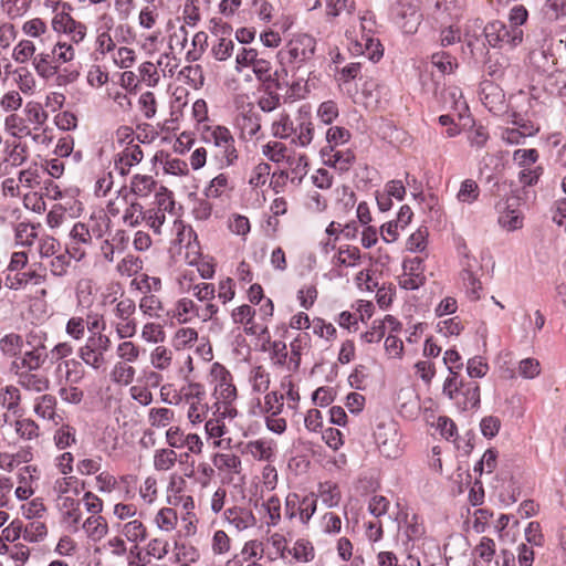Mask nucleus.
Here are the masks:
<instances>
[{
  "instance_id": "f257e3e1",
  "label": "nucleus",
  "mask_w": 566,
  "mask_h": 566,
  "mask_svg": "<svg viewBox=\"0 0 566 566\" xmlns=\"http://www.w3.org/2000/svg\"><path fill=\"white\" fill-rule=\"evenodd\" d=\"M48 113L39 102H28L22 114L12 113L4 118V130L12 137H30L34 144L49 146L52 143V129L48 127Z\"/></svg>"
},
{
  "instance_id": "f03ea898",
  "label": "nucleus",
  "mask_w": 566,
  "mask_h": 566,
  "mask_svg": "<svg viewBox=\"0 0 566 566\" xmlns=\"http://www.w3.org/2000/svg\"><path fill=\"white\" fill-rule=\"evenodd\" d=\"M205 144L214 147L212 158L220 169L232 167L239 159V151L231 130L222 125H203L200 132Z\"/></svg>"
},
{
  "instance_id": "7ed1b4c3",
  "label": "nucleus",
  "mask_w": 566,
  "mask_h": 566,
  "mask_svg": "<svg viewBox=\"0 0 566 566\" xmlns=\"http://www.w3.org/2000/svg\"><path fill=\"white\" fill-rule=\"evenodd\" d=\"M528 66L532 72L545 77L546 84L552 87L553 93L562 94L566 86L565 81L560 80L564 71L559 66L552 45H543L532 50L528 53Z\"/></svg>"
},
{
  "instance_id": "20e7f679",
  "label": "nucleus",
  "mask_w": 566,
  "mask_h": 566,
  "mask_svg": "<svg viewBox=\"0 0 566 566\" xmlns=\"http://www.w3.org/2000/svg\"><path fill=\"white\" fill-rule=\"evenodd\" d=\"M46 334L43 332H30L25 336V343L29 346L27 350H21L19 357H15L10 364V371L35 370L40 369L48 359L45 346Z\"/></svg>"
},
{
  "instance_id": "39448f33",
  "label": "nucleus",
  "mask_w": 566,
  "mask_h": 566,
  "mask_svg": "<svg viewBox=\"0 0 566 566\" xmlns=\"http://www.w3.org/2000/svg\"><path fill=\"white\" fill-rule=\"evenodd\" d=\"M443 395L453 400L462 410H470L480 403V387L475 381L464 382L460 375L448 376Z\"/></svg>"
},
{
  "instance_id": "423d86ee",
  "label": "nucleus",
  "mask_w": 566,
  "mask_h": 566,
  "mask_svg": "<svg viewBox=\"0 0 566 566\" xmlns=\"http://www.w3.org/2000/svg\"><path fill=\"white\" fill-rule=\"evenodd\" d=\"M420 0H395L390 6L391 21L406 34H415L422 21Z\"/></svg>"
},
{
  "instance_id": "0eeeda50",
  "label": "nucleus",
  "mask_w": 566,
  "mask_h": 566,
  "mask_svg": "<svg viewBox=\"0 0 566 566\" xmlns=\"http://www.w3.org/2000/svg\"><path fill=\"white\" fill-rule=\"evenodd\" d=\"M115 303L112 314L114 321L112 326L114 327L116 335L119 339H128L137 333V321L134 317L136 313V303L130 297H122L114 300Z\"/></svg>"
},
{
  "instance_id": "6e6552de",
  "label": "nucleus",
  "mask_w": 566,
  "mask_h": 566,
  "mask_svg": "<svg viewBox=\"0 0 566 566\" xmlns=\"http://www.w3.org/2000/svg\"><path fill=\"white\" fill-rule=\"evenodd\" d=\"M112 345L111 338L103 333L90 335L83 346L78 348V357L94 370L103 369L106 365L105 354Z\"/></svg>"
},
{
  "instance_id": "1a4fd4ad",
  "label": "nucleus",
  "mask_w": 566,
  "mask_h": 566,
  "mask_svg": "<svg viewBox=\"0 0 566 566\" xmlns=\"http://www.w3.org/2000/svg\"><path fill=\"white\" fill-rule=\"evenodd\" d=\"M482 33L490 46L499 49H515L524 39V31H516L499 20L489 22Z\"/></svg>"
},
{
  "instance_id": "9d476101",
  "label": "nucleus",
  "mask_w": 566,
  "mask_h": 566,
  "mask_svg": "<svg viewBox=\"0 0 566 566\" xmlns=\"http://www.w3.org/2000/svg\"><path fill=\"white\" fill-rule=\"evenodd\" d=\"M207 392L199 382H190L181 389V399L188 405L187 418L192 426L203 422L209 412Z\"/></svg>"
},
{
  "instance_id": "9b49d317",
  "label": "nucleus",
  "mask_w": 566,
  "mask_h": 566,
  "mask_svg": "<svg viewBox=\"0 0 566 566\" xmlns=\"http://www.w3.org/2000/svg\"><path fill=\"white\" fill-rule=\"evenodd\" d=\"M61 8L62 10L52 18V29L55 33L65 35L69 43L80 45L86 38L87 27L66 12L71 9L70 4L62 3Z\"/></svg>"
},
{
  "instance_id": "f8f14e48",
  "label": "nucleus",
  "mask_w": 566,
  "mask_h": 566,
  "mask_svg": "<svg viewBox=\"0 0 566 566\" xmlns=\"http://www.w3.org/2000/svg\"><path fill=\"white\" fill-rule=\"evenodd\" d=\"M374 24L375 22L371 19L363 17L360 38L352 39L350 33L347 36L350 39V50L354 54L366 55L370 61L378 62L384 55V49L379 40L371 34V27Z\"/></svg>"
},
{
  "instance_id": "ddd939ff",
  "label": "nucleus",
  "mask_w": 566,
  "mask_h": 566,
  "mask_svg": "<svg viewBox=\"0 0 566 566\" xmlns=\"http://www.w3.org/2000/svg\"><path fill=\"white\" fill-rule=\"evenodd\" d=\"M210 377L214 385L213 397L216 405H231L237 399V387L233 384L231 373L220 363H213Z\"/></svg>"
},
{
  "instance_id": "4468645a",
  "label": "nucleus",
  "mask_w": 566,
  "mask_h": 566,
  "mask_svg": "<svg viewBox=\"0 0 566 566\" xmlns=\"http://www.w3.org/2000/svg\"><path fill=\"white\" fill-rule=\"evenodd\" d=\"M32 66L39 77L44 81L56 77V82L60 85L73 82L78 76V72H67L66 69L63 70V73L59 72L52 51L35 54L32 60Z\"/></svg>"
},
{
  "instance_id": "2eb2a0df",
  "label": "nucleus",
  "mask_w": 566,
  "mask_h": 566,
  "mask_svg": "<svg viewBox=\"0 0 566 566\" xmlns=\"http://www.w3.org/2000/svg\"><path fill=\"white\" fill-rule=\"evenodd\" d=\"M317 509V499L313 493L300 496L297 493H289L285 497V517L290 521L298 517L306 525Z\"/></svg>"
},
{
  "instance_id": "dca6fc26",
  "label": "nucleus",
  "mask_w": 566,
  "mask_h": 566,
  "mask_svg": "<svg viewBox=\"0 0 566 566\" xmlns=\"http://www.w3.org/2000/svg\"><path fill=\"white\" fill-rule=\"evenodd\" d=\"M374 436L379 452L384 457L395 459L400 454V434L395 422L378 424Z\"/></svg>"
},
{
  "instance_id": "f3484780",
  "label": "nucleus",
  "mask_w": 566,
  "mask_h": 566,
  "mask_svg": "<svg viewBox=\"0 0 566 566\" xmlns=\"http://www.w3.org/2000/svg\"><path fill=\"white\" fill-rule=\"evenodd\" d=\"M461 264V277L464 286L468 290L470 296L474 300L480 297V291L482 289L481 281L478 276L481 270V264L476 258L468 252H464L460 260Z\"/></svg>"
},
{
  "instance_id": "a211bd4d",
  "label": "nucleus",
  "mask_w": 566,
  "mask_h": 566,
  "mask_svg": "<svg viewBox=\"0 0 566 566\" xmlns=\"http://www.w3.org/2000/svg\"><path fill=\"white\" fill-rule=\"evenodd\" d=\"M426 282L423 260L419 256L402 262V274L399 276L401 289L415 291Z\"/></svg>"
},
{
  "instance_id": "6ab92c4d",
  "label": "nucleus",
  "mask_w": 566,
  "mask_h": 566,
  "mask_svg": "<svg viewBox=\"0 0 566 566\" xmlns=\"http://www.w3.org/2000/svg\"><path fill=\"white\" fill-rule=\"evenodd\" d=\"M56 505L61 515L62 525L71 533H77L81 530L82 511L81 501L77 499L62 497L56 499Z\"/></svg>"
},
{
  "instance_id": "aec40b11",
  "label": "nucleus",
  "mask_w": 566,
  "mask_h": 566,
  "mask_svg": "<svg viewBox=\"0 0 566 566\" xmlns=\"http://www.w3.org/2000/svg\"><path fill=\"white\" fill-rule=\"evenodd\" d=\"M153 210L168 213L169 217H174L172 231L179 237L185 230V224L178 219L176 213V201L174 192L168 188L160 186L155 192V200L153 206L149 207Z\"/></svg>"
},
{
  "instance_id": "412c9836",
  "label": "nucleus",
  "mask_w": 566,
  "mask_h": 566,
  "mask_svg": "<svg viewBox=\"0 0 566 566\" xmlns=\"http://www.w3.org/2000/svg\"><path fill=\"white\" fill-rule=\"evenodd\" d=\"M464 10V0H436L432 17L441 24L459 20Z\"/></svg>"
},
{
  "instance_id": "4be33fe9",
  "label": "nucleus",
  "mask_w": 566,
  "mask_h": 566,
  "mask_svg": "<svg viewBox=\"0 0 566 566\" xmlns=\"http://www.w3.org/2000/svg\"><path fill=\"white\" fill-rule=\"evenodd\" d=\"M284 408V395L279 391H266L263 401L258 397L252 403L250 413L254 417H264L271 413H281Z\"/></svg>"
},
{
  "instance_id": "5701e85b",
  "label": "nucleus",
  "mask_w": 566,
  "mask_h": 566,
  "mask_svg": "<svg viewBox=\"0 0 566 566\" xmlns=\"http://www.w3.org/2000/svg\"><path fill=\"white\" fill-rule=\"evenodd\" d=\"M497 222L506 231H515L523 227V217L517 209L515 199H507L497 205Z\"/></svg>"
},
{
  "instance_id": "b1692460",
  "label": "nucleus",
  "mask_w": 566,
  "mask_h": 566,
  "mask_svg": "<svg viewBox=\"0 0 566 566\" xmlns=\"http://www.w3.org/2000/svg\"><path fill=\"white\" fill-rule=\"evenodd\" d=\"M315 40L313 36L302 34L290 41L286 50L291 62H304L313 56Z\"/></svg>"
},
{
  "instance_id": "393cba45",
  "label": "nucleus",
  "mask_w": 566,
  "mask_h": 566,
  "mask_svg": "<svg viewBox=\"0 0 566 566\" xmlns=\"http://www.w3.org/2000/svg\"><path fill=\"white\" fill-rule=\"evenodd\" d=\"M17 377V382L25 390L33 392H43L50 388V380L48 376L35 370H18L12 371Z\"/></svg>"
},
{
  "instance_id": "a878e982",
  "label": "nucleus",
  "mask_w": 566,
  "mask_h": 566,
  "mask_svg": "<svg viewBox=\"0 0 566 566\" xmlns=\"http://www.w3.org/2000/svg\"><path fill=\"white\" fill-rule=\"evenodd\" d=\"M223 517L238 532L251 528L256 524V517L252 510L245 506L234 505L232 507H228L223 512Z\"/></svg>"
},
{
  "instance_id": "bb28decb",
  "label": "nucleus",
  "mask_w": 566,
  "mask_h": 566,
  "mask_svg": "<svg viewBox=\"0 0 566 566\" xmlns=\"http://www.w3.org/2000/svg\"><path fill=\"white\" fill-rule=\"evenodd\" d=\"M321 157L324 165L335 168L340 172L348 171L355 161V155L352 150H336L331 147L321 149Z\"/></svg>"
},
{
  "instance_id": "cd10ccee",
  "label": "nucleus",
  "mask_w": 566,
  "mask_h": 566,
  "mask_svg": "<svg viewBox=\"0 0 566 566\" xmlns=\"http://www.w3.org/2000/svg\"><path fill=\"white\" fill-rule=\"evenodd\" d=\"M247 452L256 461L272 462L276 458V443L272 439L249 441Z\"/></svg>"
},
{
  "instance_id": "c85d7f7f",
  "label": "nucleus",
  "mask_w": 566,
  "mask_h": 566,
  "mask_svg": "<svg viewBox=\"0 0 566 566\" xmlns=\"http://www.w3.org/2000/svg\"><path fill=\"white\" fill-rule=\"evenodd\" d=\"M166 315L179 324H187L198 318V305L191 298L181 297Z\"/></svg>"
},
{
  "instance_id": "c756f323",
  "label": "nucleus",
  "mask_w": 566,
  "mask_h": 566,
  "mask_svg": "<svg viewBox=\"0 0 566 566\" xmlns=\"http://www.w3.org/2000/svg\"><path fill=\"white\" fill-rule=\"evenodd\" d=\"M286 170L291 182L301 184L308 171V158L305 154L293 153L285 158Z\"/></svg>"
},
{
  "instance_id": "7c9ffc66",
  "label": "nucleus",
  "mask_w": 566,
  "mask_h": 566,
  "mask_svg": "<svg viewBox=\"0 0 566 566\" xmlns=\"http://www.w3.org/2000/svg\"><path fill=\"white\" fill-rule=\"evenodd\" d=\"M143 150L139 145H130L126 147L123 151L117 154L114 166L115 169L122 175L125 176L129 172L130 168L137 164H139L143 159Z\"/></svg>"
},
{
  "instance_id": "2f4dec72",
  "label": "nucleus",
  "mask_w": 566,
  "mask_h": 566,
  "mask_svg": "<svg viewBox=\"0 0 566 566\" xmlns=\"http://www.w3.org/2000/svg\"><path fill=\"white\" fill-rule=\"evenodd\" d=\"M81 530L93 542L101 541L108 533V524L102 514L90 515L85 521H81Z\"/></svg>"
},
{
  "instance_id": "473e14b6",
  "label": "nucleus",
  "mask_w": 566,
  "mask_h": 566,
  "mask_svg": "<svg viewBox=\"0 0 566 566\" xmlns=\"http://www.w3.org/2000/svg\"><path fill=\"white\" fill-rule=\"evenodd\" d=\"M56 398L52 395L45 394L36 399L34 405V412L38 417L52 421L55 426H59L62 421V417L55 411Z\"/></svg>"
},
{
  "instance_id": "72a5a7b5",
  "label": "nucleus",
  "mask_w": 566,
  "mask_h": 566,
  "mask_svg": "<svg viewBox=\"0 0 566 566\" xmlns=\"http://www.w3.org/2000/svg\"><path fill=\"white\" fill-rule=\"evenodd\" d=\"M119 533L126 541L135 544V549H138V543L144 542L147 538V527L137 518L122 524Z\"/></svg>"
},
{
  "instance_id": "f704fd0d",
  "label": "nucleus",
  "mask_w": 566,
  "mask_h": 566,
  "mask_svg": "<svg viewBox=\"0 0 566 566\" xmlns=\"http://www.w3.org/2000/svg\"><path fill=\"white\" fill-rule=\"evenodd\" d=\"M25 339L17 333H8L0 338V353L3 357L15 359L23 349Z\"/></svg>"
},
{
  "instance_id": "c9c22d12",
  "label": "nucleus",
  "mask_w": 566,
  "mask_h": 566,
  "mask_svg": "<svg viewBox=\"0 0 566 566\" xmlns=\"http://www.w3.org/2000/svg\"><path fill=\"white\" fill-rule=\"evenodd\" d=\"M248 381L253 394H265L270 387L271 376L265 367L258 365L250 369Z\"/></svg>"
},
{
  "instance_id": "e433bc0d",
  "label": "nucleus",
  "mask_w": 566,
  "mask_h": 566,
  "mask_svg": "<svg viewBox=\"0 0 566 566\" xmlns=\"http://www.w3.org/2000/svg\"><path fill=\"white\" fill-rule=\"evenodd\" d=\"M136 369L126 361H116L111 371L109 379L118 386H128L134 381Z\"/></svg>"
},
{
  "instance_id": "4c0bfd02",
  "label": "nucleus",
  "mask_w": 566,
  "mask_h": 566,
  "mask_svg": "<svg viewBox=\"0 0 566 566\" xmlns=\"http://www.w3.org/2000/svg\"><path fill=\"white\" fill-rule=\"evenodd\" d=\"M127 202V207L123 213V222L124 224L136 228L144 223L146 209L143 207L140 202L137 200H128V196L124 197Z\"/></svg>"
},
{
  "instance_id": "58836bf2",
  "label": "nucleus",
  "mask_w": 566,
  "mask_h": 566,
  "mask_svg": "<svg viewBox=\"0 0 566 566\" xmlns=\"http://www.w3.org/2000/svg\"><path fill=\"white\" fill-rule=\"evenodd\" d=\"M212 464L220 472L237 474L241 470V459L233 453H214Z\"/></svg>"
},
{
  "instance_id": "ea45409f",
  "label": "nucleus",
  "mask_w": 566,
  "mask_h": 566,
  "mask_svg": "<svg viewBox=\"0 0 566 566\" xmlns=\"http://www.w3.org/2000/svg\"><path fill=\"white\" fill-rule=\"evenodd\" d=\"M76 44L69 43L66 40H59L52 48L53 59L55 60L59 72L64 64H67L75 60Z\"/></svg>"
},
{
  "instance_id": "a19ab883",
  "label": "nucleus",
  "mask_w": 566,
  "mask_h": 566,
  "mask_svg": "<svg viewBox=\"0 0 566 566\" xmlns=\"http://www.w3.org/2000/svg\"><path fill=\"white\" fill-rule=\"evenodd\" d=\"M175 411L170 408L158 407L150 408L148 411V423L156 429L169 428L175 421Z\"/></svg>"
},
{
  "instance_id": "79ce46f5",
  "label": "nucleus",
  "mask_w": 566,
  "mask_h": 566,
  "mask_svg": "<svg viewBox=\"0 0 566 566\" xmlns=\"http://www.w3.org/2000/svg\"><path fill=\"white\" fill-rule=\"evenodd\" d=\"M157 182L151 176L148 175H135L130 180V191L133 195L139 198H146L151 192H156Z\"/></svg>"
},
{
  "instance_id": "37998d69",
  "label": "nucleus",
  "mask_w": 566,
  "mask_h": 566,
  "mask_svg": "<svg viewBox=\"0 0 566 566\" xmlns=\"http://www.w3.org/2000/svg\"><path fill=\"white\" fill-rule=\"evenodd\" d=\"M76 441V429L69 423H61L53 433V442L59 450L71 448Z\"/></svg>"
},
{
  "instance_id": "c03bdc74",
  "label": "nucleus",
  "mask_w": 566,
  "mask_h": 566,
  "mask_svg": "<svg viewBox=\"0 0 566 566\" xmlns=\"http://www.w3.org/2000/svg\"><path fill=\"white\" fill-rule=\"evenodd\" d=\"M252 71L256 78L266 84H275L276 88H280V83L275 78L277 72H273L272 64L269 60L259 56L255 61V64L252 66Z\"/></svg>"
},
{
  "instance_id": "a18cd8bd",
  "label": "nucleus",
  "mask_w": 566,
  "mask_h": 566,
  "mask_svg": "<svg viewBox=\"0 0 566 566\" xmlns=\"http://www.w3.org/2000/svg\"><path fill=\"white\" fill-rule=\"evenodd\" d=\"M313 136V123L308 118H305L293 127L292 143L301 147H306L312 143Z\"/></svg>"
},
{
  "instance_id": "49530a36",
  "label": "nucleus",
  "mask_w": 566,
  "mask_h": 566,
  "mask_svg": "<svg viewBox=\"0 0 566 566\" xmlns=\"http://www.w3.org/2000/svg\"><path fill=\"white\" fill-rule=\"evenodd\" d=\"M480 99L489 111L496 112L499 111L497 105L503 103L504 95L497 86L488 83L482 87Z\"/></svg>"
},
{
  "instance_id": "de8ad7c7",
  "label": "nucleus",
  "mask_w": 566,
  "mask_h": 566,
  "mask_svg": "<svg viewBox=\"0 0 566 566\" xmlns=\"http://www.w3.org/2000/svg\"><path fill=\"white\" fill-rule=\"evenodd\" d=\"M138 308L144 316L149 318H160L164 305L155 294L143 295L139 300Z\"/></svg>"
},
{
  "instance_id": "09e8293b",
  "label": "nucleus",
  "mask_w": 566,
  "mask_h": 566,
  "mask_svg": "<svg viewBox=\"0 0 566 566\" xmlns=\"http://www.w3.org/2000/svg\"><path fill=\"white\" fill-rule=\"evenodd\" d=\"M57 370H64L65 381L71 385L78 384L84 377V369L81 361L74 358L61 361L57 365Z\"/></svg>"
},
{
  "instance_id": "8fccbe9b",
  "label": "nucleus",
  "mask_w": 566,
  "mask_h": 566,
  "mask_svg": "<svg viewBox=\"0 0 566 566\" xmlns=\"http://www.w3.org/2000/svg\"><path fill=\"white\" fill-rule=\"evenodd\" d=\"M154 523L161 532L170 533L177 526L178 515L174 509L163 507L156 513Z\"/></svg>"
},
{
  "instance_id": "3c124183",
  "label": "nucleus",
  "mask_w": 566,
  "mask_h": 566,
  "mask_svg": "<svg viewBox=\"0 0 566 566\" xmlns=\"http://www.w3.org/2000/svg\"><path fill=\"white\" fill-rule=\"evenodd\" d=\"M177 462V453L170 448L157 449L154 453V469L156 471H169Z\"/></svg>"
},
{
  "instance_id": "603ef678",
  "label": "nucleus",
  "mask_w": 566,
  "mask_h": 566,
  "mask_svg": "<svg viewBox=\"0 0 566 566\" xmlns=\"http://www.w3.org/2000/svg\"><path fill=\"white\" fill-rule=\"evenodd\" d=\"M262 507L265 512V524L269 527L277 526L282 520L280 499L276 495H271L262 503Z\"/></svg>"
},
{
  "instance_id": "864d4df0",
  "label": "nucleus",
  "mask_w": 566,
  "mask_h": 566,
  "mask_svg": "<svg viewBox=\"0 0 566 566\" xmlns=\"http://www.w3.org/2000/svg\"><path fill=\"white\" fill-rule=\"evenodd\" d=\"M21 401L20 390L15 386H6L0 392V405L8 411L15 415Z\"/></svg>"
},
{
  "instance_id": "5fc2aeb1",
  "label": "nucleus",
  "mask_w": 566,
  "mask_h": 566,
  "mask_svg": "<svg viewBox=\"0 0 566 566\" xmlns=\"http://www.w3.org/2000/svg\"><path fill=\"white\" fill-rule=\"evenodd\" d=\"M35 44L31 40H20L12 50V59L19 64L32 62L35 56Z\"/></svg>"
},
{
  "instance_id": "6e6d98bb",
  "label": "nucleus",
  "mask_w": 566,
  "mask_h": 566,
  "mask_svg": "<svg viewBox=\"0 0 566 566\" xmlns=\"http://www.w3.org/2000/svg\"><path fill=\"white\" fill-rule=\"evenodd\" d=\"M443 103L453 111L458 112L459 116L462 117L468 111L467 102L463 99L462 92L457 86L449 87L443 94Z\"/></svg>"
},
{
  "instance_id": "4d7b16f0",
  "label": "nucleus",
  "mask_w": 566,
  "mask_h": 566,
  "mask_svg": "<svg viewBox=\"0 0 566 566\" xmlns=\"http://www.w3.org/2000/svg\"><path fill=\"white\" fill-rule=\"evenodd\" d=\"M539 159V153L535 148H518L513 151L512 160L521 169L535 166Z\"/></svg>"
},
{
  "instance_id": "13d9d810",
  "label": "nucleus",
  "mask_w": 566,
  "mask_h": 566,
  "mask_svg": "<svg viewBox=\"0 0 566 566\" xmlns=\"http://www.w3.org/2000/svg\"><path fill=\"white\" fill-rule=\"evenodd\" d=\"M479 196L480 188L476 181L473 179H464L460 185L457 199L461 203L472 205L478 200Z\"/></svg>"
},
{
  "instance_id": "bf43d9fd",
  "label": "nucleus",
  "mask_w": 566,
  "mask_h": 566,
  "mask_svg": "<svg viewBox=\"0 0 566 566\" xmlns=\"http://www.w3.org/2000/svg\"><path fill=\"white\" fill-rule=\"evenodd\" d=\"M15 433L23 440H34L40 436V428L38 423L30 419L23 418L14 421Z\"/></svg>"
},
{
  "instance_id": "052dcab7",
  "label": "nucleus",
  "mask_w": 566,
  "mask_h": 566,
  "mask_svg": "<svg viewBox=\"0 0 566 566\" xmlns=\"http://www.w3.org/2000/svg\"><path fill=\"white\" fill-rule=\"evenodd\" d=\"M186 486L187 482L181 475H170L167 486V500L170 505L177 506V500L186 494Z\"/></svg>"
},
{
  "instance_id": "680f3d73",
  "label": "nucleus",
  "mask_w": 566,
  "mask_h": 566,
  "mask_svg": "<svg viewBox=\"0 0 566 566\" xmlns=\"http://www.w3.org/2000/svg\"><path fill=\"white\" fill-rule=\"evenodd\" d=\"M360 260V251L356 247H347L340 249L338 253L333 255L332 263L339 266H355Z\"/></svg>"
},
{
  "instance_id": "e2e57ef3",
  "label": "nucleus",
  "mask_w": 566,
  "mask_h": 566,
  "mask_svg": "<svg viewBox=\"0 0 566 566\" xmlns=\"http://www.w3.org/2000/svg\"><path fill=\"white\" fill-rule=\"evenodd\" d=\"M167 217L168 213L147 208L144 223L155 235H163Z\"/></svg>"
},
{
  "instance_id": "0e129e2a",
  "label": "nucleus",
  "mask_w": 566,
  "mask_h": 566,
  "mask_svg": "<svg viewBox=\"0 0 566 566\" xmlns=\"http://www.w3.org/2000/svg\"><path fill=\"white\" fill-rule=\"evenodd\" d=\"M290 554L301 563H308L315 557L314 546L310 541L304 538H300L294 543Z\"/></svg>"
},
{
  "instance_id": "69168bd1",
  "label": "nucleus",
  "mask_w": 566,
  "mask_h": 566,
  "mask_svg": "<svg viewBox=\"0 0 566 566\" xmlns=\"http://www.w3.org/2000/svg\"><path fill=\"white\" fill-rule=\"evenodd\" d=\"M169 542L163 537H154L145 546V554L157 560L164 559L169 553Z\"/></svg>"
},
{
  "instance_id": "338daca9",
  "label": "nucleus",
  "mask_w": 566,
  "mask_h": 566,
  "mask_svg": "<svg viewBox=\"0 0 566 566\" xmlns=\"http://www.w3.org/2000/svg\"><path fill=\"white\" fill-rule=\"evenodd\" d=\"M172 352L165 346H157L150 353V364L157 370H166L170 367Z\"/></svg>"
},
{
  "instance_id": "774afa93",
  "label": "nucleus",
  "mask_w": 566,
  "mask_h": 566,
  "mask_svg": "<svg viewBox=\"0 0 566 566\" xmlns=\"http://www.w3.org/2000/svg\"><path fill=\"white\" fill-rule=\"evenodd\" d=\"M428 229L419 228L407 240L406 249L412 253H421L428 245Z\"/></svg>"
}]
</instances>
